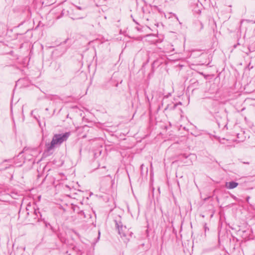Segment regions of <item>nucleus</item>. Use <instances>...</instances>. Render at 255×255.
<instances>
[{"label": "nucleus", "instance_id": "obj_8", "mask_svg": "<svg viewBox=\"0 0 255 255\" xmlns=\"http://www.w3.org/2000/svg\"><path fill=\"white\" fill-rule=\"evenodd\" d=\"M254 67L253 66H251V63L250 62L249 64L246 67V69H248L249 70H250L251 69H253Z\"/></svg>", "mask_w": 255, "mask_h": 255}, {"label": "nucleus", "instance_id": "obj_3", "mask_svg": "<svg viewBox=\"0 0 255 255\" xmlns=\"http://www.w3.org/2000/svg\"><path fill=\"white\" fill-rule=\"evenodd\" d=\"M115 222L116 228L118 230L119 234L121 235V237H126V231L127 230L126 227L123 226L121 221H118L117 220H115Z\"/></svg>", "mask_w": 255, "mask_h": 255}, {"label": "nucleus", "instance_id": "obj_9", "mask_svg": "<svg viewBox=\"0 0 255 255\" xmlns=\"http://www.w3.org/2000/svg\"><path fill=\"white\" fill-rule=\"evenodd\" d=\"M246 51H244L247 55H249L250 52H252L251 49H246Z\"/></svg>", "mask_w": 255, "mask_h": 255}, {"label": "nucleus", "instance_id": "obj_2", "mask_svg": "<svg viewBox=\"0 0 255 255\" xmlns=\"http://www.w3.org/2000/svg\"><path fill=\"white\" fill-rule=\"evenodd\" d=\"M29 208H31L30 206H28L26 207V211L27 218H28V221L32 222V224H34L37 222H39L40 220L43 221L44 223L45 224V226L46 227L48 225L50 226L49 223H47L44 220V219L42 218V215L41 213L39 211V209H35L32 208V211H31V213L30 214Z\"/></svg>", "mask_w": 255, "mask_h": 255}, {"label": "nucleus", "instance_id": "obj_5", "mask_svg": "<svg viewBox=\"0 0 255 255\" xmlns=\"http://www.w3.org/2000/svg\"><path fill=\"white\" fill-rule=\"evenodd\" d=\"M238 184H239L238 183H237L235 181H230L229 182H226V187L228 189H234V188L237 187L238 186Z\"/></svg>", "mask_w": 255, "mask_h": 255}, {"label": "nucleus", "instance_id": "obj_17", "mask_svg": "<svg viewBox=\"0 0 255 255\" xmlns=\"http://www.w3.org/2000/svg\"><path fill=\"white\" fill-rule=\"evenodd\" d=\"M78 8L80 9H81L80 7H79Z\"/></svg>", "mask_w": 255, "mask_h": 255}, {"label": "nucleus", "instance_id": "obj_4", "mask_svg": "<svg viewBox=\"0 0 255 255\" xmlns=\"http://www.w3.org/2000/svg\"><path fill=\"white\" fill-rule=\"evenodd\" d=\"M11 160L10 159H5L4 160L2 163H0V167H1L0 168V170H6L7 169H12V171L11 172H13V168H14V166L13 165H12L11 164H8V166H5V167H3L2 168V165H3V163L4 162H11Z\"/></svg>", "mask_w": 255, "mask_h": 255}, {"label": "nucleus", "instance_id": "obj_13", "mask_svg": "<svg viewBox=\"0 0 255 255\" xmlns=\"http://www.w3.org/2000/svg\"><path fill=\"white\" fill-rule=\"evenodd\" d=\"M79 213L81 214V215H84V212L83 211H81Z\"/></svg>", "mask_w": 255, "mask_h": 255}, {"label": "nucleus", "instance_id": "obj_6", "mask_svg": "<svg viewBox=\"0 0 255 255\" xmlns=\"http://www.w3.org/2000/svg\"><path fill=\"white\" fill-rule=\"evenodd\" d=\"M177 106L178 104H174L172 106L168 105L166 108L165 109V110H166L167 109H169L170 110H174L176 109Z\"/></svg>", "mask_w": 255, "mask_h": 255}, {"label": "nucleus", "instance_id": "obj_12", "mask_svg": "<svg viewBox=\"0 0 255 255\" xmlns=\"http://www.w3.org/2000/svg\"><path fill=\"white\" fill-rule=\"evenodd\" d=\"M244 21H247V22H250V21L249 20H242L241 21V24H242Z\"/></svg>", "mask_w": 255, "mask_h": 255}, {"label": "nucleus", "instance_id": "obj_7", "mask_svg": "<svg viewBox=\"0 0 255 255\" xmlns=\"http://www.w3.org/2000/svg\"><path fill=\"white\" fill-rule=\"evenodd\" d=\"M191 155V154L187 155L186 154H185V153L181 154L179 155V159H182V158L186 159Z\"/></svg>", "mask_w": 255, "mask_h": 255}, {"label": "nucleus", "instance_id": "obj_16", "mask_svg": "<svg viewBox=\"0 0 255 255\" xmlns=\"http://www.w3.org/2000/svg\"><path fill=\"white\" fill-rule=\"evenodd\" d=\"M146 98H147V99L148 101H149V100L148 97L147 96H146Z\"/></svg>", "mask_w": 255, "mask_h": 255}, {"label": "nucleus", "instance_id": "obj_11", "mask_svg": "<svg viewBox=\"0 0 255 255\" xmlns=\"http://www.w3.org/2000/svg\"><path fill=\"white\" fill-rule=\"evenodd\" d=\"M207 224H205V225H204V229H205V231L206 232L207 230H209V228L206 226Z\"/></svg>", "mask_w": 255, "mask_h": 255}, {"label": "nucleus", "instance_id": "obj_10", "mask_svg": "<svg viewBox=\"0 0 255 255\" xmlns=\"http://www.w3.org/2000/svg\"><path fill=\"white\" fill-rule=\"evenodd\" d=\"M184 162L185 163H187V164H191V163H192V161H191V160H188V161H184Z\"/></svg>", "mask_w": 255, "mask_h": 255}, {"label": "nucleus", "instance_id": "obj_15", "mask_svg": "<svg viewBox=\"0 0 255 255\" xmlns=\"http://www.w3.org/2000/svg\"><path fill=\"white\" fill-rule=\"evenodd\" d=\"M177 104H178V105H182V103H181V102H179V103H178Z\"/></svg>", "mask_w": 255, "mask_h": 255}, {"label": "nucleus", "instance_id": "obj_1", "mask_svg": "<svg viewBox=\"0 0 255 255\" xmlns=\"http://www.w3.org/2000/svg\"><path fill=\"white\" fill-rule=\"evenodd\" d=\"M70 135V133L69 132L55 134L51 142L46 144L47 151L49 152L53 149L57 145H60L68 139Z\"/></svg>", "mask_w": 255, "mask_h": 255}, {"label": "nucleus", "instance_id": "obj_14", "mask_svg": "<svg viewBox=\"0 0 255 255\" xmlns=\"http://www.w3.org/2000/svg\"><path fill=\"white\" fill-rule=\"evenodd\" d=\"M243 163H244V164H250V163H249V162H243Z\"/></svg>", "mask_w": 255, "mask_h": 255}]
</instances>
